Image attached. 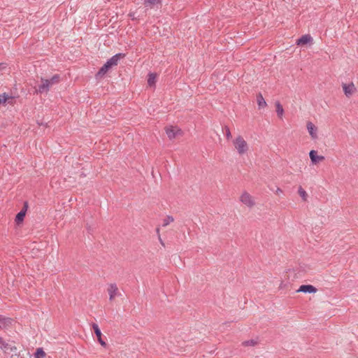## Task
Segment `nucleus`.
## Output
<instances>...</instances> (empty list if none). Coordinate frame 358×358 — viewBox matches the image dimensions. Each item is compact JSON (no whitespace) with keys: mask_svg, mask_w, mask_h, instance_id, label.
<instances>
[{"mask_svg":"<svg viewBox=\"0 0 358 358\" xmlns=\"http://www.w3.org/2000/svg\"><path fill=\"white\" fill-rule=\"evenodd\" d=\"M307 130L313 139L317 138V128L311 122H308L306 124Z\"/></svg>","mask_w":358,"mask_h":358,"instance_id":"423d86ee","label":"nucleus"},{"mask_svg":"<svg viewBox=\"0 0 358 358\" xmlns=\"http://www.w3.org/2000/svg\"><path fill=\"white\" fill-rule=\"evenodd\" d=\"M298 193L303 201L307 200L308 194H307L306 192L301 187H299V188L298 189Z\"/></svg>","mask_w":358,"mask_h":358,"instance_id":"4be33fe9","label":"nucleus"},{"mask_svg":"<svg viewBox=\"0 0 358 358\" xmlns=\"http://www.w3.org/2000/svg\"><path fill=\"white\" fill-rule=\"evenodd\" d=\"M122 57H123V55L116 54L115 55L112 57L110 59H108L107 61V62L109 63L111 66H116L117 64L118 61Z\"/></svg>","mask_w":358,"mask_h":358,"instance_id":"2eb2a0df","label":"nucleus"},{"mask_svg":"<svg viewBox=\"0 0 358 358\" xmlns=\"http://www.w3.org/2000/svg\"><path fill=\"white\" fill-rule=\"evenodd\" d=\"M275 193L278 195H280V194L282 193V190L280 188V187H278L275 192Z\"/></svg>","mask_w":358,"mask_h":358,"instance_id":"cd10ccee","label":"nucleus"},{"mask_svg":"<svg viewBox=\"0 0 358 358\" xmlns=\"http://www.w3.org/2000/svg\"><path fill=\"white\" fill-rule=\"evenodd\" d=\"M28 208L27 203L25 202L23 208L17 214L15 217V222L17 224L21 223L25 217L26 212Z\"/></svg>","mask_w":358,"mask_h":358,"instance_id":"6e6552de","label":"nucleus"},{"mask_svg":"<svg viewBox=\"0 0 358 358\" xmlns=\"http://www.w3.org/2000/svg\"><path fill=\"white\" fill-rule=\"evenodd\" d=\"M155 82H156V75L154 73H150L148 76V84L150 86H152L155 84Z\"/></svg>","mask_w":358,"mask_h":358,"instance_id":"aec40b11","label":"nucleus"},{"mask_svg":"<svg viewBox=\"0 0 358 358\" xmlns=\"http://www.w3.org/2000/svg\"><path fill=\"white\" fill-rule=\"evenodd\" d=\"M21 358H24V357H21Z\"/></svg>","mask_w":358,"mask_h":358,"instance_id":"7c9ffc66","label":"nucleus"},{"mask_svg":"<svg viewBox=\"0 0 358 358\" xmlns=\"http://www.w3.org/2000/svg\"><path fill=\"white\" fill-rule=\"evenodd\" d=\"M92 328H93L94 333L98 338V341L102 346L105 347L106 345V343L101 338L102 334H101V330H100L99 326L96 324L94 323V324H92Z\"/></svg>","mask_w":358,"mask_h":358,"instance_id":"1a4fd4ad","label":"nucleus"},{"mask_svg":"<svg viewBox=\"0 0 358 358\" xmlns=\"http://www.w3.org/2000/svg\"><path fill=\"white\" fill-rule=\"evenodd\" d=\"M11 319L8 317H4L0 315V329H4L8 327L11 324Z\"/></svg>","mask_w":358,"mask_h":358,"instance_id":"4468645a","label":"nucleus"},{"mask_svg":"<svg viewBox=\"0 0 358 358\" xmlns=\"http://www.w3.org/2000/svg\"><path fill=\"white\" fill-rule=\"evenodd\" d=\"M257 343V341L256 340H254V339H251V340H249V341H246L245 342H243V345H245V346H254Z\"/></svg>","mask_w":358,"mask_h":358,"instance_id":"a878e982","label":"nucleus"},{"mask_svg":"<svg viewBox=\"0 0 358 358\" xmlns=\"http://www.w3.org/2000/svg\"><path fill=\"white\" fill-rule=\"evenodd\" d=\"M309 156L311 159V162L313 164H316V163L319 162L320 161H322L324 159V157L323 156H318L317 155V152L315 150H311L309 152Z\"/></svg>","mask_w":358,"mask_h":358,"instance_id":"f8f14e48","label":"nucleus"},{"mask_svg":"<svg viewBox=\"0 0 358 358\" xmlns=\"http://www.w3.org/2000/svg\"><path fill=\"white\" fill-rule=\"evenodd\" d=\"M275 107H276V113H277L278 116L279 117H282V116L284 113V109H283L282 105L279 102H277L275 103Z\"/></svg>","mask_w":358,"mask_h":358,"instance_id":"6ab92c4d","label":"nucleus"},{"mask_svg":"<svg viewBox=\"0 0 358 358\" xmlns=\"http://www.w3.org/2000/svg\"><path fill=\"white\" fill-rule=\"evenodd\" d=\"M112 66L109 63H106L99 69L98 72L99 76H103Z\"/></svg>","mask_w":358,"mask_h":358,"instance_id":"dca6fc26","label":"nucleus"},{"mask_svg":"<svg viewBox=\"0 0 358 358\" xmlns=\"http://www.w3.org/2000/svg\"><path fill=\"white\" fill-rule=\"evenodd\" d=\"M51 86L52 85H50V81H48V79H41V84L38 85L36 92L41 94L47 92Z\"/></svg>","mask_w":358,"mask_h":358,"instance_id":"39448f33","label":"nucleus"},{"mask_svg":"<svg viewBox=\"0 0 358 358\" xmlns=\"http://www.w3.org/2000/svg\"><path fill=\"white\" fill-rule=\"evenodd\" d=\"M224 129V131H225L226 138L228 140L230 139L231 138V134L229 128L228 127H225Z\"/></svg>","mask_w":358,"mask_h":358,"instance_id":"bb28decb","label":"nucleus"},{"mask_svg":"<svg viewBox=\"0 0 358 358\" xmlns=\"http://www.w3.org/2000/svg\"><path fill=\"white\" fill-rule=\"evenodd\" d=\"M166 133L169 139H173L182 134V131L178 127L169 126L166 128Z\"/></svg>","mask_w":358,"mask_h":358,"instance_id":"7ed1b4c3","label":"nucleus"},{"mask_svg":"<svg viewBox=\"0 0 358 358\" xmlns=\"http://www.w3.org/2000/svg\"><path fill=\"white\" fill-rule=\"evenodd\" d=\"M0 349L6 351L8 349L13 350V348H10L8 343L5 342L1 337H0Z\"/></svg>","mask_w":358,"mask_h":358,"instance_id":"a211bd4d","label":"nucleus"},{"mask_svg":"<svg viewBox=\"0 0 358 358\" xmlns=\"http://www.w3.org/2000/svg\"><path fill=\"white\" fill-rule=\"evenodd\" d=\"M129 15L132 17V19H135V14L134 13H130Z\"/></svg>","mask_w":358,"mask_h":358,"instance_id":"c756f323","label":"nucleus"},{"mask_svg":"<svg viewBox=\"0 0 358 358\" xmlns=\"http://www.w3.org/2000/svg\"><path fill=\"white\" fill-rule=\"evenodd\" d=\"M48 81H50V85H53L59 81V75H55L53 76Z\"/></svg>","mask_w":358,"mask_h":358,"instance_id":"393cba45","label":"nucleus"},{"mask_svg":"<svg viewBox=\"0 0 358 358\" xmlns=\"http://www.w3.org/2000/svg\"><path fill=\"white\" fill-rule=\"evenodd\" d=\"M12 97L3 93L0 95V104L6 103L9 99H11Z\"/></svg>","mask_w":358,"mask_h":358,"instance_id":"5701e85b","label":"nucleus"},{"mask_svg":"<svg viewBox=\"0 0 358 358\" xmlns=\"http://www.w3.org/2000/svg\"><path fill=\"white\" fill-rule=\"evenodd\" d=\"M161 3L160 0H145L144 5L146 8H153L157 7Z\"/></svg>","mask_w":358,"mask_h":358,"instance_id":"ddd939ff","label":"nucleus"},{"mask_svg":"<svg viewBox=\"0 0 358 358\" xmlns=\"http://www.w3.org/2000/svg\"><path fill=\"white\" fill-rule=\"evenodd\" d=\"M257 101L259 108H264L266 106V102L265 101L262 94H259L257 96Z\"/></svg>","mask_w":358,"mask_h":358,"instance_id":"f3484780","label":"nucleus"},{"mask_svg":"<svg viewBox=\"0 0 358 358\" xmlns=\"http://www.w3.org/2000/svg\"><path fill=\"white\" fill-rule=\"evenodd\" d=\"M110 301H113L118 295V288L116 284H110L108 287Z\"/></svg>","mask_w":358,"mask_h":358,"instance_id":"0eeeda50","label":"nucleus"},{"mask_svg":"<svg viewBox=\"0 0 358 358\" xmlns=\"http://www.w3.org/2000/svg\"><path fill=\"white\" fill-rule=\"evenodd\" d=\"M5 68V65L3 64H0V71Z\"/></svg>","mask_w":358,"mask_h":358,"instance_id":"c85d7f7f","label":"nucleus"},{"mask_svg":"<svg viewBox=\"0 0 358 358\" xmlns=\"http://www.w3.org/2000/svg\"><path fill=\"white\" fill-rule=\"evenodd\" d=\"M240 201L249 208L253 207L255 204L253 197L247 192H243L240 196Z\"/></svg>","mask_w":358,"mask_h":358,"instance_id":"f03ea898","label":"nucleus"},{"mask_svg":"<svg viewBox=\"0 0 358 358\" xmlns=\"http://www.w3.org/2000/svg\"><path fill=\"white\" fill-rule=\"evenodd\" d=\"M233 145L235 150L240 155H243L249 150V145L246 141L241 136H238L233 141Z\"/></svg>","mask_w":358,"mask_h":358,"instance_id":"f257e3e1","label":"nucleus"},{"mask_svg":"<svg viewBox=\"0 0 358 358\" xmlns=\"http://www.w3.org/2000/svg\"><path fill=\"white\" fill-rule=\"evenodd\" d=\"M173 221V217L172 216L168 215L166 218L164 219L162 226L165 227Z\"/></svg>","mask_w":358,"mask_h":358,"instance_id":"b1692460","label":"nucleus"},{"mask_svg":"<svg viewBox=\"0 0 358 358\" xmlns=\"http://www.w3.org/2000/svg\"><path fill=\"white\" fill-rule=\"evenodd\" d=\"M342 87L347 97L351 96L356 92V87L353 83L349 84L343 83Z\"/></svg>","mask_w":358,"mask_h":358,"instance_id":"20e7f679","label":"nucleus"},{"mask_svg":"<svg viewBox=\"0 0 358 358\" xmlns=\"http://www.w3.org/2000/svg\"><path fill=\"white\" fill-rule=\"evenodd\" d=\"M46 354L43 351V348H38L35 353V357L36 358H44L45 357Z\"/></svg>","mask_w":358,"mask_h":358,"instance_id":"412c9836","label":"nucleus"},{"mask_svg":"<svg viewBox=\"0 0 358 358\" xmlns=\"http://www.w3.org/2000/svg\"><path fill=\"white\" fill-rule=\"evenodd\" d=\"M312 41L313 38L309 34H306L302 36L300 38H299L296 41V44L298 45H303L311 42Z\"/></svg>","mask_w":358,"mask_h":358,"instance_id":"9b49d317","label":"nucleus"},{"mask_svg":"<svg viewBox=\"0 0 358 358\" xmlns=\"http://www.w3.org/2000/svg\"><path fill=\"white\" fill-rule=\"evenodd\" d=\"M297 292H301L304 293H315L317 292V289L310 285H303L300 286Z\"/></svg>","mask_w":358,"mask_h":358,"instance_id":"9d476101","label":"nucleus"}]
</instances>
